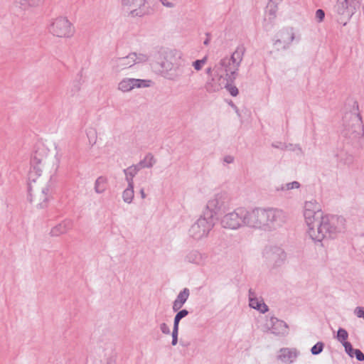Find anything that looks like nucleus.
Segmentation results:
<instances>
[{
  "mask_svg": "<svg viewBox=\"0 0 364 364\" xmlns=\"http://www.w3.org/2000/svg\"><path fill=\"white\" fill-rule=\"evenodd\" d=\"M287 221V215L281 209L255 208L246 210V226L255 230L272 232L282 228Z\"/></svg>",
  "mask_w": 364,
  "mask_h": 364,
  "instance_id": "f257e3e1",
  "label": "nucleus"
},
{
  "mask_svg": "<svg viewBox=\"0 0 364 364\" xmlns=\"http://www.w3.org/2000/svg\"><path fill=\"white\" fill-rule=\"evenodd\" d=\"M187 66L182 59L181 53L170 49L159 51L151 64L155 72L171 81L179 80L184 74Z\"/></svg>",
  "mask_w": 364,
  "mask_h": 364,
  "instance_id": "f03ea898",
  "label": "nucleus"
},
{
  "mask_svg": "<svg viewBox=\"0 0 364 364\" xmlns=\"http://www.w3.org/2000/svg\"><path fill=\"white\" fill-rule=\"evenodd\" d=\"M53 176L30 169L28 173V192L30 201L36 207L47 206L51 196L50 181Z\"/></svg>",
  "mask_w": 364,
  "mask_h": 364,
  "instance_id": "7ed1b4c3",
  "label": "nucleus"
},
{
  "mask_svg": "<svg viewBox=\"0 0 364 364\" xmlns=\"http://www.w3.org/2000/svg\"><path fill=\"white\" fill-rule=\"evenodd\" d=\"M342 220L343 219H341V222ZM339 221L340 218L328 215L309 220L305 222L307 226L306 232L314 242H321L323 239L331 237L340 231L336 226V223Z\"/></svg>",
  "mask_w": 364,
  "mask_h": 364,
  "instance_id": "20e7f679",
  "label": "nucleus"
},
{
  "mask_svg": "<svg viewBox=\"0 0 364 364\" xmlns=\"http://www.w3.org/2000/svg\"><path fill=\"white\" fill-rule=\"evenodd\" d=\"M60 160L54 151H50L44 146H38L31 160V169L54 176L59 167Z\"/></svg>",
  "mask_w": 364,
  "mask_h": 364,
  "instance_id": "39448f33",
  "label": "nucleus"
},
{
  "mask_svg": "<svg viewBox=\"0 0 364 364\" xmlns=\"http://www.w3.org/2000/svg\"><path fill=\"white\" fill-rule=\"evenodd\" d=\"M246 48L244 45H239L230 58L225 57L215 67L216 73L223 75L232 82L237 76V72L243 60Z\"/></svg>",
  "mask_w": 364,
  "mask_h": 364,
  "instance_id": "423d86ee",
  "label": "nucleus"
},
{
  "mask_svg": "<svg viewBox=\"0 0 364 364\" xmlns=\"http://www.w3.org/2000/svg\"><path fill=\"white\" fill-rule=\"evenodd\" d=\"M230 206V197L225 191H219L210 196L207 200L203 213L213 217L220 212L225 211Z\"/></svg>",
  "mask_w": 364,
  "mask_h": 364,
  "instance_id": "0eeeda50",
  "label": "nucleus"
},
{
  "mask_svg": "<svg viewBox=\"0 0 364 364\" xmlns=\"http://www.w3.org/2000/svg\"><path fill=\"white\" fill-rule=\"evenodd\" d=\"M213 227V219L203 213L189 228L188 235L193 240H200L207 237Z\"/></svg>",
  "mask_w": 364,
  "mask_h": 364,
  "instance_id": "6e6552de",
  "label": "nucleus"
},
{
  "mask_svg": "<svg viewBox=\"0 0 364 364\" xmlns=\"http://www.w3.org/2000/svg\"><path fill=\"white\" fill-rule=\"evenodd\" d=\"M48 29L53 36L60 38H70L74 36L75 31L73 24L64 16L52 19Z\"/></svg>",
  "mask_w": 364,
  "mask_h": 364,
  "instance_id": "1a4fd4ad",
  "label": "nucleus"
},
{
  "mask_svg": "<svg viewBox=\"0 0 364 364\" xmlns=\"http://www.w3.org/2000/svg\"><path fill=\"white\" fill-rule=\"evenodd\" d=\"M220 224L223 228L229 230H237L246 226V209L238 208L224 215Z\"/></svg>",
  "mask_w": 364,
  "mask_h": 364,
  "instance_id": "9d476101",
  "label": "nucleus"
},
{
  "mask_svg": "<svg viewBox=\"0 0 364 364\" xmlns=\"http://www.w3.org/2000/svg\"><path fill=\"white\" fill-rule=\"evenodd\" d=\"M123 12L132 18L142 17L148 14V0H121Z\"/></svg>",
  "mask_w": 364,
  "mask_h": 364,
  "instance_id": "9b49d317",
  "label": "nucleus"
},
{
  "mask_svg": "<svg viewBox=\"0 0 364 364\" xmlns=\"http://www.w3.org/2000/svg\"><path fill=\"white\" fill-rule=\"evenodd\" d=\"M362 0H337L335 11L338 16V21L343 25L349 20L356 9L359 8Z\"/></svg>",
  "mask_w": 364,
  "mask_h": 364,
  "instance_id": "f8f14e48",
  "label": "nucleus"
},
{
  "mask_svg": "<svg viewBox=\"0 0 364 364\" xmlns=\"http://www.w3.org/2000/svg\"><path fill=\"white\" fill-rule=\"evenodd\" d=\"M151 80L124 77L117 84V90L122 93L130 92L136 88L149 87Z\"/></svg>",
  "mask_w": 364,
  "mask_h": 364,
  "instance_id": "ddd939ff",
  "label": "nucleus"
},
{
  "mask_svg": "<svg viewBox=\"0 0 364 364\" xmlns=\"http://www.w3.org/2000/svg\"><path fill=\"white\" fill-rule=\"evenodd\" d=\"M264 327L267 331L279 336H286L289 333V326L286 322L276 317L271 316L267 318Z\"/></svg>",
  "mask_w": 364,
  "mask_h": 364,
  "instance_id": "4468645a",
  "label": "nucleus"
},
{
  "mask_svg": "<svg viewBox=\"0 0 364 364\" xmlns=\"http://www.w3.org/2000/svg\"><path fill=\"white\" fill-rule=\"evenodd\" d=\"M264 257L270 264L274 267H279L284 263L286 254L280 247H269L264 250Z\"/></svg>",
  "mask_w": 364,
  "mask_h": 364,
  "instance_id": "2eb2a0df",
  "label": "nucleus"
},
{
  "mask_svg": "<svg viewBox=\"0 0 364 364\" xmlns=\"http://www.w3.org/2000/svg\"><path fill=\"white\" fill-rule=\"evenodd\" d=\"M320 205L315 200L306 201L304 204V216L305 222L313 218H318L323 216Z\"/></svg>",
  "mask_w": 364,
  "mask_h": 364,
  "instance_id": "dca6fc26",
  "label": "nucleus"
},
{
  "mask_svg": "<svg viewBox=\"0 0 364 364\" xmlns=\"http://www.w3.org/2000/svg\"><path fill=\"white\" fill-rule=\"evenodd\" d=\"M228 82H231L228 81L223 75L215 73V77L207 82L205 90L210 93L216 92L222 90L225 86H227Z\"/></svg>",
  "mask_w": 364,
  "mask_h": 364,
  "instance_id": "f3484780",
  "label": "nucleus"
},
{
  "mask_svg": "<svg viewBox=\"0 0 364 364\" xmlns=\"http://www.w3.org/2000/svg\"><path fill=\"white\" fill-rule=\"evenodd\" d=\"M278 38L274 41V45L278 46V49H286L294 39V33L291 28H286L281 31L278 35Z\"/></svg>",
  "mask_w": 364,
  "mask_h": 364,
  "instance_id": "a211bd4d",
  "label": "nucleus"
},
{
  "mask_svg": "<svg viewBox=\"0 0 364 364\" xmlns=\"http://www.w3.org/2000/svg\"><path fill=\"white\" fill-rule=\"evenodd\" d=\"M134 65V61L130 53L124 57L115 58L111 60V68L113 72L116 73L131 68Z\"/></svg>",
  "mask_w": 364,
  "mask_h": 364,
  "instance_id": "6ab92c4d",
  "label": "nucleus"
},
{
  "mask_svg": "<svg viewBox=\"0 0 364 364\" xmlns=\"http://www.w3.org/2000/svg\"><path fill=\"white\" fill-rule=\"evenodd\" d=\"M207 255L197 250H191L188 251L185 256V260L187 262L197 265H203L205 263Z\"/></svg>",
  "mask_w": 364,
  "mask_h": 364,
  "instance_id": "aec40b11",
  "label": "nucleus"
},
{
  "mask_svg": "<svg viewBox=\"0 0 364 364\" xmlns=\"http://www.w3.org/2000/svg\"><path fill=\"white\" fill-rule=\"evenodd\" d=\"M298 355L299 351L296 348H283L280 349L277 358L282 363L290 364L296 360Z\"/></svg>",
  "mask_w": 364,
  "mask_h": 364,
  "instance_id": "412c9836",
  "label": "nucleus"
},
{
  "mask_svg": "<svg viewBox=\"0 0 364 364\" xmlns=\"http://www.w3.org/2000/svg\"><path fill=\"white\" fill-rule=\"evenodd\" d=\"M73 220L70 219H65L60 223L55 225L50 232L51 236L58 237L61 235L65 234L73 228Z\"/></svg>",
  "mask_w": 364,
  "mask_h": 364,
  "instance_id": "4be33fe9",
  "label": "nucleus"
},
{
  "mask_svg": "<svg viewBox=\"0 0 364 364\" xmlns=\"http://www.w3.org/2000/svg\"><path fill=\"white\" fill-rule=\"evenodd\" d=\"M188 314V311L186 309L179 311L174 318L173 328L172 331V342L173 346H176L178 343V326L180 321Z\"/></svg>",
  "mask_w": 364,
  "mask_h": 364,
  "instance_id": "5701e85b",
  "label": "nucleus"
},
{
  "mask_svg": "<svg viewBox=\"0 0 364 364\" xmlns=\"http://www.w3.org/2000/svg\"><path fill=\"white\" fill-rule=\"evenodd\" d=\"M139 171V168L136 166L135 164L132 165L127 168L123 170V173L124 174L125 181L127 183V185L134 186V178Z\"/></svg>",
  "mask_w": 364,
  "mask_h": 364,
  "instance_id": "b1692460",
  "label": "nucleus"
},
{
  "mask_svg": "<svg viewBox=\"0 0 364 364\" xmlns=\"http://www.w3.org/2000/svg\"><path fill=\"white\" fill-rule=\"evenodd\" d=\"M250 306L259 311L262 314L268 311V306L262 301L252 297L251 291H250Z\"/></svg>",
  "mask_w": 364,
  "mask_h": 364,
  "instance_id": "393cba45",
  "label": "nucleus"
},
{
  "mask_svg": "<svg viewBox=\"0 0 364 364\" xmlns=\"http://www.w3.org/2000/svg\"><path fill=\"white\" fill-rule=\"evenodd\" d=\"M156 164V159L151 154H146L143 159L135 164L140 171L142 168H150Z\"/></svg>",
  "mask_w": 364,
  "mask_h": 364,
  "instance_id": "a878e982",
  "label": "nucleus"
},
{
  "mask_svg": "<svg viewBox=\"0 0 364 364\" xmlns=\"http://www.w3.org/2000/svg\"><path fill=\"white\" fill-rule=\"evenodd\" d=\"M107 182L108 180L107 177L102 176H99L96 179L94 185V189L95 193L98 194H102L105 193L107 187Z\"/></svg>",
  "mask_w": 364,
  "mask_h": 364,
  "instance_id": "bb28decb",
  "label": "nucleus"
},
{
  "mask_svg": "<svg viewBox=\"0 0 364 364\" xmlns=\"http://www.w3.org/2000/svg\"><path fill=\"white\" fill-rule=\"evenodd\" d=\"M134 197V186L127 185V188L122 192V199L126 203L130 204Z\"/></svg>",
  "mask_w": 364,
  "mask_h": 364,
  "instance_id": "cd10ccee",
  "label": "nucleus"
},
{
  "mask_svg": "<svg viewBox=\"0 0 364 364\" xmlns=\"http://www.w3.org/2000/svg\"><path fill=\"white\" fill-rule=\"evenodd\" d=\"M43 0H16V4L22 9H28L30 7H35L40 5Z\"/></svg>",
  "mask_w": 364,
  "mask_h": 364,
  "instance_id": "c85d7f7f",
  "label": "nucleus"
},
{
  "mask_svg": "<svg viewBox=\"0 0 364 364\" xmlns=\"http://www.w3.org/2000/svg\"><path fill=\"white\" fill-rule=\"evenodd\" d=\"M130 55L134 61V65L144 63L149 60L148 55L145 53H132Z\"/></svg>",
  "mask_w": 364,
  "mask_h": 364,
  "instance_id": "c756f323",
  "label": "nucleus"
},
{
  "mask_svg": "<svg viewBox=\"0 0 364 364\" xmlns=\"http://www.w3.org/2000/svg\"><path fill=\"white\" fill-rule=\"evenodd\" d=\"M86 135L88 138L89 143L91 144H95L97 141V131L95 129L90 127L86 129Z\"/></svg>",
  "mask_w": 364,
  "mask_h": 364,
  "instance_id": "7c9ffc66",
  "label": "nucleus"
},
{
  "mask_svg": "<svg viewBox=\"0 0 364 364\" xmlns=\"http://www.w3.org/2000/svg\"><path fill=\"white\" fill-rule=\"evenodd\" d=\"M300 187V183L298 181H293L282 185L280 188H277L278 191H287L292 189H297Z\"/></svg>",
  "mask_w": 364,
  "mask_h": 364,
  "instance_id": "2f4dec72",
  "label": "nucleus"
},
{
  "mask_svg": "<svg viewBox=\"0 0 364 364\" xmlns=\"http://www.w3.org/2000/svg\"><path fill=\"white\" fill-rule=\"evenodd\" d=\"M348 338V333L347 331L344 328H340L338 330L337 335H336L337 340L339 342H341L342 343V345H343V343H345L346 342H348L347 341Z\"/></svg>",
  "mask_w": 364,
  "mask_h": 364,
  "instance_id": "473e14b6",
  "label": "nucleus"
},
{
  "mask_svg": "<svg viewBox=\"0 0 364 364\" xmlns=\"http://www.w3.org/2000/svg\"><path fill=\"white\" fill-rule=\"evenodd\" d=\"M189 295V289L188 288H185L181 291H180L176 297V299L184 304L188 300Z\"/></svg>",
  "mask_w": 364,
  "mask_h": 364,
  "instance_id": "72a5a7b5",
  "label": "nucleus"
},
{
  "mask_svg": "<svg viewBox=\"0 0 364 364\" xmlns=\"http://www.w3.org/2000/svg\"><path fill=\"white\" fill-rule=\"evenodd\" d=\"M206 61H207V58L205 57L201 60H197L193 62L192 65L196 70L199 71L205 65V64L206 63Z\"/></svg>",
  "mask_w": 364,
  "mask_h": 364,
  "instance_id": "f704fd0d",
  "label": "nucleus"
},
{
  "mask_svg": "<svg viewBox=\"0 0 364 364\" xmlns=\"http://www.w3.org/2000/svg\"><path fill=\"white\" fill-rule=\"evenodd\" d=\"M277 5L278 4H276L275 3L272 2L270 1L267 5V12L269 13V15L272 16L273 17L275 16L276 13L277 11Z\"/></svg>",
  "mask_w": 364,
  "mask_h": 364,
  "instance_id": "c9c22d12",
  "label": "nucleus"
},
{
  "mask_svg": "<svg viewBox=\"0 0 364 364\" xmlns=\"http://www.w3.org/2000/svg\"><path fill=\"white\" fill-rule=\"evenodd\" d=\"M323 343L322 342H318L311 349V352L313 355H318L322 352L323 349Z\"/></svg>",
  "mask_w": 364,
  "mask_h": 364,
  "instance_id": "e433bc0d",
  "label": "nucleus"
},
{
  "mask_svg": "<svg viewBox=\"0 0 364 364\" xmlns=\"http://www.w3.org/2000/svg\"><path fill=\"white\" fill-rule=\"evenodd\" d=\"M343 347L345 348V351L346 353L351 358L353 357L354 355V353H355V349H353V347H352V345L350 344V343L349 342H346L345 343H343Z\"/></svg>",
  "mask_w": 364,
  "mask_h": 364,
  "instance_id": "4c0bfd02",
  "label": "nucleus"
},
{
  "mask_svg": "<svg viewBox=\"0 0 364 364\" xmlns=\"http://www.w3.org/2000/svg\"><path fill=\"white\" fill-rule=\"evenodd\" d=\"M232 82H228V85L227 86H225V87L229 91L230 94L235 97L238 95V89L235 87L231 85Z\"/></svg>",
  "mask_w": 364,
  "mask_h": 364,
  "instance_id": "58836bf2",
  "label": "nucleus"
},
{
  "mask_svg": "<svg viewBox=\"0 0 364 364\" xmlns=\"http://www.w3.org/2000/svg\"><path fill=\"white\" fill-rule=\"evenodd\" d=\"M354 313L358 318H363L364 319V308L363 307H360V306L356 307L354 310Z\"/></svg>",
  "mask_w": 364,
  "mask_h": 364,
  "instance_id": "ea45409f",
  "label": "nucleus"
},
{
  "mask_svg": "<svg viewBox=\"0 0 364 364\" xmlns=\"http://www.w3.org/2000/svg\"><path fill=\"white\" fill-rule=\"evenodd\" d=\"M184 304L181 302H180L179 301H178L176 299H175V301H173V306H172V309H173V311L174 312H176L178 311L179 309H181V307L183 306Z\"/></svg>",
  "mask_w": 364,
  "mask_h": 364,
  "instance_id": "a19ab883",
  "label": "nucleus"
},
{
  "mask_svg": "<svg viewBox=\"0 0 364 364\" xmlns=\"http://www.w3.org/2000/svg\"><path fill=\"white\" fill-rule=\"evenodd\" d=\"M161 4L166 7V8H169V9H172V8H174L175 6H176V4L172 2V1H170L168 0H159Z\"/></svg>",
  "mask_w": 364,
  "mask_h": 364,
  "instance_id": "79ce46f5",
  "label": "nucleus"
},
{
  "mask_svg": "<svg viewBox=\"0 0 364 364\" xmlns=\"http://www.w3.org/2000/svg\"><path fill=\"white\" fill-rule=\"evenodd\" d=\"M325 17V13L322 9H318L316 11V18H317L318 22L323 21Z\"/></svg>",
  "mask_w": 364,
  "mask_h": 364,
  "instance_id": "37998d69",
  "label": "nucleus"
},
{
  "mask_svg": "<svg viewBox=\"0 0 364 364\" xmlns=\"http://www.w3.org/2000/svg\"><path fill=\"white\" fill-rule=\"evenodd\" d=\"M160 330L164 334L168 335L170 333V328L168 325L165 323H162L160 325Z\"/></svg>",
  "mask_w": 364,
  "mask_h": 364,
  "instance_id": "c03bdc74",
  "label": "nucleus"
},
{
  "mask_svg": "<svg viewBox=\"0 0 364 364\" xmlns=\"http://www.w3.org/2000/svg\"><path fill=\"white\" fill-rule=\"evenodd\" d=\"M354 355H355L358 360H359V361L364 360V354L359 349L355 350Z\"/></svg>",
  "mask_w": 364,
  "mask_h": 364,
  "instance_id": "a18cd8bd",
  "label": "nucleus"
},
{
  "mask_svg": "<svg viewBox=\"0 0 364 364\" xmlns=\"http://www.w3.org/2000/svg\"><path fill=\"white\" fill-rule=\"evenodd\" d=\"M233 161H234V158L232 156H226L224 158V161L228 164H231L233 162Z\"/></svg>",
  "mask_w": 364,
  "mask_h": 364,
  "instance_id": "49530a36",
  "label": "nucleus"
},
{
  "mask_svg": "<svg viewBox=\"0 0 364 364\" xmlns=\"http://www.w3.org/2000/svg\"><path fill=\"white\" fill-rule=\"evenodd\" d=\"M139 193L142 199H145L146 198V194L145 193L144 188H141Z\"/></svg>",
  "mask_w": 364,
  "mask_h": 364,
  "instance_id": "de8ad7c7",
  "label": "nucleus"
},
{
  "mask_svg": "<svg viewBox=\"0 0 364 364\" xmlns=\"http://www.w3.org/2000/svg\"><path fill=\"white\" fill-rule=\"evenodd\" d=\"M272 2L275 3L276 4H279L282 0H269Z\"/></svg>",
  "mask_w": 364,
  "mask_h": 364,
  "instance_id": "09e8293b",
  "label": "nucleus"
},
{
  "mask_svg": "<svg viewBox=\"0 0 364 364\" xmlns=\"http://www.w3.org/2000/svg\"><path fill=\"white\" fill-rule=\"evenodd\" d=\"M296 150L298 151V154L301 153V149L299 147H296V146H295V148H294V149H293L292 150L295 151V150H296Z\"/></svg>",
  "mask_w": 364,
  "mask_h": 364,
  "instance_id": "8fccbe9b",
  "label": "nucleus"
},
{
  "mask_svg": "<svg viewBox=\"0 0 364 364\" xmlns=\"http://www.w3.org/2000/svg\"><path fill=\"white\" fill-rule=\"evenodd\" d=\"M204 44L205 45H208V39L204 41Z\"/></svg>",
  "mask_w": 364,
  "mask_h": 364,
  "instance_id": "3c124183",
  "label": "nucleus"
}]
</instances>
